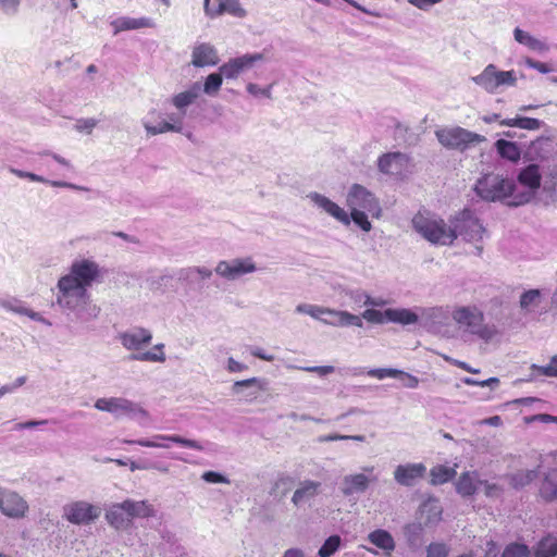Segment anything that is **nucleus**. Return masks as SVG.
Masks as SVG:
<instances>
[{
	"label": "nucleus",
	"instance_id": "1",
	"mask_svg": "<svg viewBox=\"0 0 557 557\" xmlns=\"http://www.w3.org/2000/svg\"><path fill=\"white\" fill-rule=\"evenodd\" d=\"M55 302L64 311L75 312L77 319L90 321L97 319L101 309L92 304L86 288L75 284L72 278L61 276L57 284Z\"/></svg>",
	"mask_w": 557,
	"mask_h": 557
},
{
	"label": "nucleus",
	"instance_id": "2",
	"mask_svg": "<svg viewBox=\"0 0 557 557\" xmlns=\"http://www.w3.org/2000/svg\"><path fill=\"white\" fill-rule=\"evenodd\" d=\"M454 321L466 332L488 343L498 333L494 324L484 323V313L475 306L458 307L451 314Z\"/></svg>",
	"mask_w": 557,
	"mask_h": 557
},
{
	"label": "nucleus",
	"instance_id": "3",
	"mask_svg": "<svg viewBox=\"0 0 557 557\" xmlns=\"http://www.w3.org/2000/svg\"><path fill=\"white\" fill-rule=\"evenodd\" d=\"M450 232L454 235V240L459 236L462 237L463 240L473 244L475 255L481 256L483 251L482 242L487 232L470 210H463L450 221Z\"/></svg>",
	"mask_w": 557,
	"mask_h": 557
},
{
	"label": "nucleus",
	"instance_id": "4",
	"mask_svg": "<svg viewBox=\"0 0 557 557\" xmlns=\"http://www.w3.org/2000/svg\"><path fill=\"white\" fill-rule=\"evenodd\" d=\"M412 227L432 244L451 245L454 243L450 225H446L444 220L434 215L423 213L416 214L412 219Z\"/></svg>",
	"mask_w": 557,
	"mask_h": 557
},
{
	"label": "nucleus",
	"instance_id": "5",
	"mask_svg": "<svg viewBox=\"0 0 557 557\" xmlns=\"http://www.w3.org/2000/svg\"><path fill=\"white\" fill-rule=\"evenodd\" d=\"M515 183L500 174L488 173L478 180L474 190L486 201L503 200L512 195Z\"/></svg>",
	"mask_w": 557,
	"mask_h": 557
},
{
	"label": "nucleus",
	"instance_id": "6",
	"mask_svg": "<svg viewBox=\"0 0 557 557\" xmlns=\"http://www.w3.org/2000/svg\"><path fill=\"white\" fill-rule=\"evenodd\" d=\"M471 79L488 94H496L502 87H513L517 84V76L513 70L500 71L494 64H488L479 75L473 76Z\"/></svg>",
	"mask_w": 557,
	"mask_h": 557
},
{
	"label": "nucleus",
	"instance_id": "7",
	"mask_svg": "<svg viewBox=\"0 0 557 557\" xmlns=\"http://www.w3.org/2000/svg\"><path fill=\"white\" fill-rule=\"evenodd\" d=\"M95 408L114 414L116 418L128 417L144 421L148 419V412L138 404L122 397L99 398Z\"/></svg>",
	"mask_w": 557,
	"mask_h": 557
},
{
	"label": "nucleus",
	"instance_id": "8",
	"mask_svg": "<svg viewBox=\"0 0 557 557\" xmlns=\"http://www.w3.org/2000/svg\"><path fill=\"white\" fill-rule=\"evenodd\" d=\"M438 141L447 148L465 150L470 145L485 140L482 135L472 133L462 127L444 128L436 132Z\"/></svg>",
	"mask_w": 557,
	"mask_h": 557
},
{
	"label": "nucleus",
	"instance_id": "9",
	"mask_svg": "<svg viewBox=\"0 0 557 557\" xmlns=\"http://www.w3.org/2000/svg\"><path fill=\"white\" fill-rule=\"evenodd\" d=\"M347 206L349 209H360L370 213L373 218L381 216V207L376 197L366 187L355 184L348 191Z\"/></svg>",
	"mask_w": 557,
	"mask_h": 557
},
{
	"label": "nucleus",
	"instance_id": "10",
	"mask_svg": "<svg viewBox=\"0 0 557 557\" xmlns=\"http://www.w3.org/2000/svg\"><path fill=\"white\" fill-rule=\"evenodd\" d=\"M100 275L101 269L98 263L89 259H82L74 261L69 273L64 276L66 278H72L75 284H78L88 290Z\"/></svg>",
	"mask_w": 557,
	"mask_h": 557
},
{
	"label": "nucleus",
	"instance_id": "11",
	"mask_svg": "<svg viewBox=\"0 0 557 557\" xmlns=\"http://www.w3.org/2000/svg\"><path fill=\"white\" fill-rule=\"evenodd\" d=\"M101 509L85 500H76L63 507V517L73 524H89L98 519Z\"/></svg>",
	"mask_w": 557,
	"mask_h": 557
},
{
	"label": "nucleus",
	"instance_id": "12",
	"mask_svg": "<svg viewBox=\"0 0 557 557\" xmlns=\"http://www.w3.org/2000/svg\"><path fill=\"white\" fill-rule=\"evenodd\" d=\"M256 271L257 265L250 257L221 260L214 269V272L219 276L227 281H236L239 277Z\"/></svg>",
	"mask_w": 557,
	"mask_h": 557
},
{
	"label": "nucleus",
	"instance_id": "13",
	"mask_svg": "<svg viewBox=\"0 0 557 557\" xmlns=\"http://www.w3.org/2000/svg\"><path fill=\"white\" fill-rule=\"evenodd\" d=\"M165 442L175 443L178 445H182L187 448L196 449V450H203V446L195 441L182 437L180 435H164V434H156L151 438H140V440H124V443L126 444H137L143 447H150V448H169V444Z\"/></svg>",
	"mask_w": 557,
	"mask_h": 557
},
{
	"label": "nucleus",
	"instance_id": "14",
	"mask_svg": "<svg viewBox=\"0 0 557 557\" xmlns=\"http://www.w3.org/2000/svg\"><path fill=\"white\" fill-rule=\"evenodd\" d=\"M377 168L385 175L401 177L409 172L410 158L399 151L388 152L379 158Z\"/></svg>",
	"mask_w": 557,
	"mask_h": 557
},
{
	"label": "nucleus",
	"instance_id": "15",
	"mask_svg": "<svg viewBox=\"0 0 557 557\" xmlns=\"http://www.w3.org/2000/svg\"><path fill=\"white\" fill-rule=\"evenodd\" d=\"M0 510L9 518L20 519L28 511V504L16 492L0 487Z\"/></svg>",
	"mask_w": 557,
	"mask_h": 557
},
{
	"label": "nucleus",
	"instance_id": "16",
	"mask_svg": "<svg viewBox=\"0 0 557 557\" xmlns=\"http://www.w3.org/2000/svg\"><path fill=\"white\" fill-rule=\"evenodd\" d=\"M542 175L540 173V168L537 164H529L524 169L520 171L518 174V182L528 187L529 191L523 193L519 196L517 201H513L515 206H519L525 202H529L531 198L534 196L535 191L541 186Z\"/></svg>",
	"mask_w": 557,
	"mask_h": 557
},
{
	"label": "nucleus",
	"instance_id": "17",
	"mask_svg": "<svg viewBox=\"0 0 557 557\" xmlns=\"http://www.w3.org/2000/svg\"><path fill=\"white\" fill-rule=\"evenodd\" d=\"M263 59L262 53L244 54L237 58L230 59L222 64L219 70L226 79H236L242 73L252 67L257 61Z\"/></svg>",
	"mask_w": 557,
	"mask_h": 557
},
{
	"label": "nucleus",
	"instance_id": "18",
	"mask_svg": "<svg viewBox=\"0 0 557 557\" xmlns=\"http://www.w3.org/2000/svg\"><path fill=\"white\" fill-rule=\"evenodd\" d=\"M307 198L319 209L337 220L344 225L350 224L349 214L330 198L317 191L309 193Z\"/></svg>",
	"mask_w": 557,
	"mask_h": 557
},
{
	"label": "nucleus",
	"instance_id": "19",
	"mask_svg": "<svg viewBox=\"0 0 557 557\" xmlns=\"http://www.w3.org/2000/svg\"><path fill=\"white\" fill-rule=\"evenodd\" d=\"M119 338L124 348L137 351L151 343L152 333L144 327H135L121 333Z\"/></svg>",
	"mask_w": 557,
	"mask_h": 557
},
{
	"label": "nucleus",
	"instance_id": "20",
	"mask_svg": "<svg viewBox=\"0 0 557 557\" xmlns=\"http://www.w3.org/2000/svg\"><path fill=\"white\" fill-rule=\"evenodd\" d=\"M426 473L422 462L399 465L394 470V480L403 486H412L418 479Z\"/></svg>",
	"mask_w": 557,
	"mask_h": 557
},
{
	"label": "nucleus",
	"instance_id": "21",
	"mask_svg": "<svg viewBox=\"0 0 557 557\" xmlns=\"http://www.w3.org/2000/svg\"><path fill=\"white\" fill-rule=\"evenodd\" d=\"M371 480L364 473L347 474L343 478L339 486L342 495L351 498L355 495L363 494L370 486Z\"/></svg>",
	"mask_w": 557,
	"mask_h": 557
},
{
	"label": "nucleus",
	"instance_id": "22",
	"mask_svg": "<svg viewBox=\"0 0 557 557\" xmlns=\"http://www.w3.org/2000/svg\"><path fill=\"white\" fill-rule=\"evenodd\" d=\"M220 61L218 50L208 42L194 46L191 51V65L195 67L215 66Z\"/></svg>",
	"mask_w": 557,
	"mask_h": 557
},
{
	"label": "nucleus",
	"instance_id": "23",
	"mask_svg": "<svg viewBox=\"0 0 557 557\" xmlns=\"http://www.w3.org/2000/svg\"><path fill=\"white\" fill-rule=\"evenodd\" d=\"M200 82H194L187 89L173 95L171 98V103L176 110L187 113L188 107L196 102V100L200 97Z\"/></svg>",
	"mask_w": 557,
	"mask_h": 557
},
{
	"label": "nucleus",
	"instance_id": "24",
	"mask_svg": "<svg viewBox=\"0 0 557 557\" xmlns=\"http://www.w3.org/2000/svg\"><path fill=\"white\" fill-rule=\"evenodd\" d=\"M321 490V483L312 480H305L300 482L299 486L294 492L292 503L299 507L313 499Z\"/></svg>",
	"mask_w": 557,
	"mask_h": 557
},
{
	"label": "nucleus",
	"instance_id": "25",
	"mask_svg": "<svg viewBox=\"0 0 557 557\" xmlns=\"http://www.w3.org/2000/svg\"><path fill=\"white\" fill-rule=\"evenodd\" d=\"M106 520L115 530H125L132 523L124 503L113 504L106 512Z\"/></svg>",
	"mask_w": 557,
	"mask_h": 557
},
{
	"label": "nucleus",
	"instance_id": "26",
	"mask_svg": "<svg viewBox=\"0 0 557 557\" xmlns=\"http://www.w3.org/2000/svg\"><path fill=\"white\" fill-rule=\"evenodd\" d=\"M113 34L116 35L124 30H134L139 28L152 27L153 22L149 17L134 18L129 16L117 17L111 22Z\"/></svg>",
	"mask_w": 557,
	"mask_h": 557
},
{
	"label": "nucleus",
	"instance_id": "27",
	"mask_svg": "<svg viewBox=\"0 0 557 557\" xmlns=\"http://www.w3.org/2000/svg\"><path fill=\"white\" fill-rule=\"evenodd\" d=\"M329 315L333 319L323 320V323L332 326H349L355 325L361 327L363 325L362 320L359 315L352 314L348 311H339L331 309Z\"/></svg>",
	"mask_w": 557,
	"mask_h": 557
},
{
	"label": "nucleus",
	"instance_id": "28",
	"mask_svg": "<svg viewBox=\"0 0 557 557\" xmlns=\"http://www.w3.org/2000/svg\"><path fill=\"white\" fill-rule=\"evenodd\" d=\"M368 540L371 544L375 545L377 548L384 550L387 556H391L393 550L395 549V541L392 534L383 529H377L372 531L368 535Z\"/></svg>",
	"mask_w": 557,
	"mask_h": 557
},
{
	"label": "nucleus",
	"instance_id": "29",
	"mask_svg": "<svg viewBox=\"0 0 557 557\" xmlns=\"http://www.w3.org/2000/svg\"><path fill=\"white\" fill-rule=\"evenodd\" d=\"M386 318L388 322L401 325H410L419 321V314L406 308H388L386 309Z\"/></svg>",
	"mask_w": 557,
	"mask_h": 557
},
{
	"label": "nucleus",
	"instance_id": "30",
	"mask_svg": "<svg viewBox=\"0 0 557 557\" xmlns=\"http://www.w3.org/2000/svg\"><path fill=\"white\" fill-rule=\"evenodd\" d=\"M218 1V8L215 10H212V15H209L210 17H215L223 15L225 13L243 18L247 15V11L242 7L239 0H216Z\"/></svg>",
	"mask_w": 557,
	"mask_h": 557
},
{
	"label": "nucleus",
	"instance_id": "31",
	"mask_svg": "<svg viewBox=\"0 0 557 557\" xmlns=\"http://www.w3.org/2000/svg\"><path fill=\"white\" fill-rule=\"evenodd\" d=\"M479 481L475 472H465L459 476L456 490L463 497L472 496L480 491Z\"/></svg>",
	"mask_w": 557,
	"mask_h": 557
},
{
	"label": "nucleus",
	"instance_id": "32",
	"mask_svg": "<svg viewBox=\"0 0 557 557\" xmlns=\"http://www.w3.org/2000/svg\"><path fill=\"white\" fill-rule=\"evenodd\" d=\"M423 527L420 522H411L404 527L403 533L407 544L412 549H418L423 544Z\"/></svg>",
	"mask_w": 557,
	"mask_h": 557
},
{
	"label": "nucleus",
	"instance_id": "33",
	"mask_svg": "<svg viewBox=\"0 0 557 557\" xmlns=\"http://www.w3.org/2000/svg\"><path fill=\"white\" fill-rule=\"evenodd\" d=\"M123 503L131 520L134 518H148L154 515V509L146 500L135 502L126 499Z\"/></svg>",
	"mask_w": 557,
	"mask_h": 557
},
{
	"label": "nucleus",
	"instance_id": "34",
	"mask_svg": "<svg viewBox=\"0 0 557 557\" xmlns=\"http://www.w3.org/2000/svg\"><path fill=\"white\" fill-rule=\"evenodd\" d=\"M513 37L517 42L527 46L531 50H534L537 52H546L549 49L548 46L544 41L533 37L532 35L522 30L519 27L515 28Z\"/></svg>",
	"mask_w": 557,
	"mask_h": 557
},
{
	"label": "nucleus",
	"instance_id": "35",
	"mask_svg": "<svg viewBox=\"0 0 557 557\" xmlns=\"http://www.w3.org/2000/svg\"><path fill=\"white\" fill-rule=\"evenodd\" d=\"M2 307L9 311L14 312V313H17L21 315H27L29 319H32L34 321L48 323L46 321V319L39 312H36V311L25 307L20 300L14 299V300H9V301H3Z\"/></svg>",
	"mask_w": 557,
	"mask_h": 557
},
{
	"label": "nucleus",
	"instance_id": "36",
	"mask_svg": "<svg viewBox=\"0 0 557 557\" xmlns=\"http://www.w3.org/2000/svg\"><path fill=\"white\" fill-rule=\"evenodd\" d=\"M541 496L548 502L557 500V470H550L540 490Z\"/></svg>",
	"mask_w": 557,
	"mask_h": 557
},
{
	"label": "nucleus",
	"instance_id": "37",
	"mask_svg": "<svg viewBox=\"0 0 557 557\" xmlns=\"http://www.w3.org/2000/svg\"><path fill=\"white\" fill-rule=\"evenodd\" d=\"M542 294L540 289H529L520 296V308L524 313L533 312L541 304Z\"/></svg>",
	"mask_w": 557,
	"mask_h": 557
},
{
	"label": "nucleus",
	"instance_id": "38",
	"mask_svg": "<svg viewBox=\"0 0 557 557\" xmlns=\"http://www.w3.org/2000/svg\"><path fill=\"white\" fill-rule=\"evenodd\" d=\"M495 146L497 152L500 154L502 158L512 162H516L520 159L521 152L516 143L505 139H498L495 143Z\"/></svg>",
	"mask_w": 557,
	"mask_h": 557
},
{
	"label": "nucleus",
	"instance_id": "39",
	"mask_svg": "<svg viewBox=\"0 0 557 557\" xmlns=\"http://www.w3.org/2000/svg\"><path fill=\"white\" fill-rule=\"evenodd\" d=\"M164 344H157L152 351L135 352L129 356V360L134 361H149V362H164L166 357L163 351Z\"/></svg>",
	"mask_w": 557,
	"mask_h": 557
},
{
	"label": "nucleus",
	"instance_id": "40",
	"mask_svg": "<svg viewBox=\"0 0 557 557\" xmlns=\"http://www.w3.org/2000/svg\"><path fill=\"white\" fill-rule=\"evenodd\" d=\"M535 557H556L557 556V537L547 535L543 537L536 545Z\"/></svg>",
	"mask_w": 557,
	"mask_h": 557
},
{
	"label": "nucleus",
	"instance_id": "41",
	"mask_svg": "<svg viewBox=\"0 0 557 557\" xmlns=\"http://www.w3.org/2000/svg\"><path fill=\"white\" fill-rule=\"evenodd\" d=\"M295 311L297 313L308 314L311 318L319 320L323 323V320H326L325 318H323V315H329L331 309L311 304H299L296 306Z\"/></svg>",
	"mask_w": 557,
	"mask_h": 557
},
{
	"label": "nucleus",
	"instance_id": "42",
	"mask_svg": "<svg viewBox=\"0 0 557 557\" xmlns=\"http://www.w3.org/2000/svg\"><path fill=\"white\" fill-rule=\"evenodd\" d=\"M223 77L224 75L220 70L216 73L209 74L205 79L201 91L211 97L216 96L223 84Z\"/></svg>",
	"mask_w": 557,
	"mask_h": 557
},
{
	"label": "nucleus",
	"instance_id": "43",
	"mask_svg": "<svg viewBox=\"0 0 557 557\" xmlns=\"http://www.w3.org/2000/svg\"><path fill=\"white\" fill-rule=\"evenodd\" d=\"M26 178L32 181V182L49 184V185H51L53 187L70 188V189H73V190H83V191H87L88 190V188L85 187V186H79V185H76V184H73V183H69V182H64V181H49L46 177H44L41 175H38V174H35V173H32V172L27 173Z\"/></svg>",
	"mask_w": 557,
	"mask_h": 557
},
{
	"label": "nucleus",
	"instance_id": "44",
	"mask_svg": "<svg viewBox=\"0 0 557 557\" xmlns=\"http://www.w3.org/2000/svg\"><path fill=\"white\" fill-rule=\"evenodd\" d=\"M456 474L453 468L437 466L431 470V483L434 485L443 484L450 481Z\"/></svg>",
	"mask_w": 557,
	"mask_h": 557
},
{
	"label": "nucleus",
	"instance_id": "45",
	"mask_svg": "<svg viewBox=\"0 0 557 557\" xmlns=\"http://www.w3.org/2000/svg\"><path fill=\"white\" fill-rule=\"evenodd\" d=\"M143 126L148 136H156L169 132H178V126L171 124V122L162 121L159 125H152L149 121L143 120Z\"/></svg>",
	"mask_w": 557,
	"mask_h": 557
},
{
	"label": "nucleus",
	"instance_id": "46",
	"mask_svg": "<svg viewBox=\"0 0 557 557\" xmlns=\"http://www.w3.org/2000/svg\"><path fill=\"white\" fill-rule=\"evenodd\" d=\"M345 296L348 297L354 309L368 306L369 295L367 292L360 288L346 289Z\"/></svg>",
	"mask_w": 557,
	"mask_h": 557
},
{
	"label": "nucleus",
	"instance_id": "47",
	"mask_svg": "<svg viewBox=\"0 0 557 557\" xmlns=\"http://www.w3.org/2000/svg\"><path fill=\"white\" fill-rule=\"evenodd\" d=\"M537 478V470H519L511 476L515 487H523Z\"/></svg>",
	"mask_w": 557,
	"mask_h": 557
},
{
	"label": "nucleus",
	"instance_id": "48",
	"mask_svg": "<svg viewBox=\"0 0 557 557\" xmlns=\"http://www.w3.org/2000/svg\"><path fill=\"white\" fill-rule=\"evenodd\" d=\"M341 542L342 540L338 535L327 537L318 552L319 557H332L339 548Z\"/></svg>",
	"mask_w": 557,
	"mask_h": 557
},
{
	"label": "nucleus",
	"instance_id": "49",
	"mask_svg": "<svg viewBox=\"0 0 557 557\" xmlns=\"http://www.w3.org/2000/svg\"><path fill=\"white\" fill-rule=\"evenodd\" d=\"M350 222L354 221L362 231L369 232L372 228L370 221L368 220L367 211L360 209H350L349 215Z\"/></svg>",
	"mask_w": 557,
	"mask_h": 557
},
{
	"label": "nucleus",
	"instance_id": "50",
	"mask_svg": "<svg viewBox=\"0 0 557 557\" xmlns=\"http://www.w3.org/2000/svg\"><path fill=\"white\" fill-rule=\"evenodd\" d=\"M243 387H257L259 391H264L265 382L259 377L236 381L233 385V392L235 394H239Z\"/></svg>",
	"mask_w": 557,
	"mask_h": 557
},
{
	"label": "nucleus",
	"instance_id": "51",
	"mask_svg": "<svg viewBox=\"0 0 557 557\" xmlns=\"http://www.w3.org/2000/svg\"><path fill=\"white\" fill-rule=\"evenodd\" d=\"M529 547L524 544L512 543L506 546L502 557H529Z\"/></svg>",
	"mask_w": 557,
	"mask_h": 557
},
{
	"label": "nucleus",
	"instance_id": "52",
	"mask_svg": "<svg viewBox=\"0 0 557 557\" xmlns=\"http://www.w3.org/2000/svg\"><path fill=\"white\" fill-rule=\"evenodd\" d=\"M426 557H448L449 546L443 542H432L426 546Z\"/></svg>",
	"mask_w": 557,
	"mask_h": 557
},
{
	"label": "nucleus",
	"instance_id": "53",
	"mask_svg": "<svg viewBox=\"0 0 557 557\" xmlns=\"http://www.w3.org/2000/svg\"><path fill=\"white\" fill-rule=\"evenodd\" d=\"M360 318L361 320L364 319L368 322L375 324H383L385 322H388L386 318V310L380 311L374 308L364 310Z\"/></svg>",
	"mask_w": 557,
	"mask_h": 557
},
{
	"label": "nucleus",
	"instance_id": "54",
	"mask_svg": "<svg viewBox=\"0 0 557 557\" xmlns=\"http://www.w3.org/2000/svg\"><path fill=\"white\" fill-rule=\"evenodd\" d=\"M336 441H356V442H364V435H344L338 433H332L326 435H321L318 437L319 443L325 442H336Z\"/></svg>",
	"mask_w": 557,
	"mask_h": 557
},
{
	"label": "nucleus",
	"instance_id": "55",
	"mask_svg": "<svg viewBox=\"0 0 557 557\" xmlns=\"http://www.w3.org/2000/svg\"><path fill=\"white\" fill-rule=\"evenodd\" d=\"M532 371H536L540 375L556 377L557 376V355L554 356L547 366L531 367Z\"/></svg>",
	"mask_w": 557,
	"mask_h": 557
},
{
	"label": "nucleus",
	"instance_id": "56",
	"mask_svg": "<svg viewBox=\"0 0 557 557\" xmlns=\"http://www.w3.org/2000/svg\"><path fill=\"white\" fill-rule=\"evenodd\" d=\"M480 491H482L487 497L497 498L502 495L503 488L496 483L488 481H479Z\"/></svg>",
	"mask_w": 557,
	"mask_h": 557
},
{
	"label": "nucleus",
	"instance_id": "57",
	"mask_svg": "<svg viewBox=\"0 0 557 557\" xmlns=\"http://www.w3.org/2000/svg\"><path fill=\"white\" fill-rule=\"evenodd\" d=\"M97 124L98 121L94 117L78 119L76 120L74 128L78 133L91 134Z\"/></svg>",
	"mask_w": 557,
	"mask_h": 557
},
{
	"label": "nucleus",
	"instance_id": "58",
	"mask_svg": "<svg viewBox=\"0 0 557 557\" xmlns=\"http://www.w3.org/2000/svg\"><path fill=\"white\" fill-rule=\"evenodd\" d=\"M543 122L528 116H518V121L516 123L517 127L528 131H537L541 128Z\"/></svg>",
	"mask_w": 557,
	"mask_h": 557
},
{
	"label": "nucleus",
	"instance_id": "59",
	"mask_svg": "<svg viewBox=\"0 0 557 557\" xmlns=\"http://www.w3.org/2000/svg\"><path fill=\"white\" fill-rule=\"evenodd\" d=\"M194 274H198L201 278H210L212 275V271L206 267H193L182 271V277L188 278Z\"/></svg>",
	"mask_w": 557,
	"mask_h": 557
},
{
	"label": "nucleus",
	"instance_id": "60",
	"mask_svg": "<svg viewBox=\"0 0 557 557\" xmlns=\"http://www.w3.org/2000/svg\"><path fill=\"white\" fill-rule=\"evenodd\" d=\"M462 382L466 384V385H471V386H482V387H491V388H495L499 385V380L497 377H490L487 380H484V381H478V380H474L472 377H463L462 379Z\"/></svg>",
	"mask_w": 557,
	"mask_h": 557
},
{
	"label": "nucleus",
	"instance_id": "61",
	"mask_svg": "<svg viewBox=\"0 0 557 557\" xmlns=\"http://www.w3.org/2000/svg\"><path fill=\"white\" fill-rule=\"evenodd\" d=\"M368 375L383 380L385 377H396L398 374V369H392V368H380V369H370L368 372Z\"/></svg>",
	"mask_w": 557,
	"mask_h": 557
},
{
	"label": "nucleus",
	"instance_id": "62",
	"mask_svg": "<svg viewBox=\"0 0 557 557\" xmlns=\"http://www.w3.org/2000/svg\"><path fill=\"white\" fill-rule=\"evenodd\" d=\"M271 88H272V85L262 88L259 85L253 84V83H249L247 85V87H246L247 91L251 96H253V97H264V98H271Z\"/></svg>",
	"mask_w": 557,
	"mask_h": 557
},
{
	"label": "nucleus",
	"instance_id": "63",
	"mask_svg": "<svg viewBox=\"0 0 557 557\" xmlns=\"http://www.w3.org/2000/svg\"><path fill=\"white\" fill-rule=\"evenodd\" d=\"M395 379L400 380L404 386L408 388H417L419 385V379L417 376L401 370H398V374Z\"/></svg>",
	"mask_w": 557,
	"mask_h": 557
},
{
	"label": "nucleus",
	"instance_id": "64",
	"mask_svg": "<svg viewBox=\"0 0 557 557\" xmlns=\"http://www.w3.org/2000/svg\"><path fill=\"white\" fill-rule=\"evenodd\" d=\"M421 312V317L426 320H437L444 315V310L441 307H432V308H419Z\"/></svg>",
	"mask_w": 557,
	"mask_h": 557
}]
</instances>
